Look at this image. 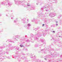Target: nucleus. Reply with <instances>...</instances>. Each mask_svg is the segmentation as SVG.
<instances>
[{
  "label": "nucleus",
  "instance_id": "obj_1",
  "mask_svg": "<svg viewBox=\"0 0 62 62\" xmlns=\"http://www.w3.org/2000/svg\"><path fill=\"white\" fill-rule=\"evenodd\" d=\"M28 26H30V24H29L28 25Z\"/></svg>",
  "mask_w": 62,
  "mask_h": 62
},
{
  "label": "nucleus",
  "instance_id": "obj_2",
  "mask_svg": "<svg viewBox=\"0 0 62 62\" xmlns=\"http://www.w3.org/2000/svg\"><path fill=\"white\" fill-rule=\"evenodd\" d=\"M20 46L21 47H23V46H21V45H20Z\"/></svg>",
  "mask_w": 62,
  "mask_h": 62
},
{
  "label": "nucleus",
  "instance_id": "obj_3",
  "mask_svg": "<svg viewBox=\"0 0 62 62\" xmlns=\"http://www.w3.org/2000/svg\"><path fill=\"white\" fill-rule=\"evenodd\" d=\"M44 24H43V26H44Z\"/></svg>",
  "mask_w": 62,
  "mask_h": 62
},
{
  "label": "nucleus",
  "instance_id": "obj_4",
  "mask_svg": "<svg viewBox=\"0 0 62 62\" xmlns=\"http://www.w3.org/2000/svg\"><path fill=\"white\" fill-rule=\"evenodd\" d=\"M53 32H54V31H53Z\"/></svg>",
  "mask_w": 62,
  "mask_h": 62
}]
</instances>
